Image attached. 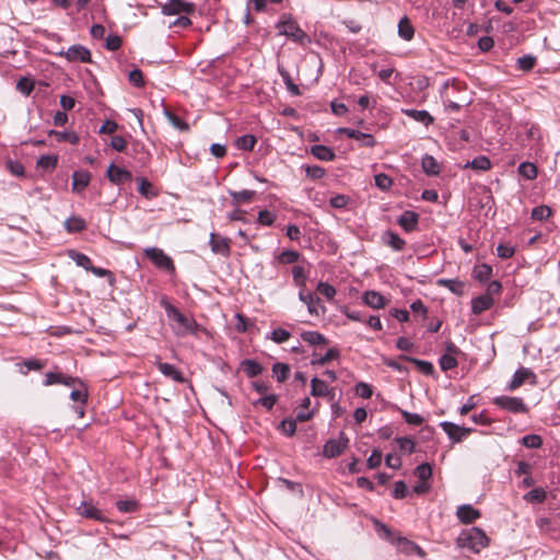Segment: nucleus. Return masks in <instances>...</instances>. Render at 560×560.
Masks as SVG:
<instances>
[{
  "label": "nucleus",
  "mask_w": 560,
  "mask_h": 560,
  "mask_svg": "<svg viewBox=\"0 0 560 560\" xmlns=\"http://www.w3.org/2000/svg\"><path fill=\"white\" fill-rule=\"evenodd\" d=\"M316 290L329 301L332 300L337 293L331 284L323 281L318 282Z\"/></svg>",
  "instance_id": "nucleus-55"
},
{
  "label": "nucleus",
  "mask_w": 560,
  "mask_h": 560,
  "mask_svg": "<svg viewBox=\"0 0 560 560\" xmlns=\"http://www.w3.org/2000/svg\"><path fill=\"white\" fill-rule=\"evenodd\" d=\"M116 508L121 513H133L138 511L139 503L136 500H118L116 502Z\"/></svg>",
  "instance_id": "nucleus-46"
},
{
  "label": "nucleus",
  "mask_w": 560,
  "mask_h": 560,
  "mask_svg": "<svg viewBox=\"0 0 560 560\" xmlns=\"http://www.w3.org/2000/svg\"><path fill=\"white\" fill-rule=\"evenodd\" d=\"M492 276V267L481 264L475 267L474 277L480 282H487Z\"/></svg>",
  "instance_id": "nucleus-36"
},
{
  "label": "nucleus",
  "mask_w": 560,
  "mask_h": 560,
  "mask_svg": "<svg viewBox=\"0 0 560 560\" xmlns=\"http://www.w3.org/2000/svg\"><path fill=\"white\" fill-rule=\"evenodd\" d=\"M521 443L527 448H539L542 445V439L538 434H528L522 438Z\"/></svg>",
  "instance_id": "nucleus-49"
},
{
  "label": "nucleus",
  "mask_w": 560,
  "mask_h": 560,
  "mask_svg": "<svg viewBox=\"0 0 560 560\" xmlns=\"http://www.w3.org/2000/svg\"><path fill=\"white\" fill-rule=\"evenodd\" d=\"M349 444V439L340 433L338 439L328 440L323 447V455L327 458H334L339 456Z\"/></svg>",
  "instance_id": "nucleus-8"
},
{
  "label": "nucleus",
  "mask_w": 560,
  "mask_h": 560,
  "mask_svg": "<svg viewBox=\"0 0 560 560\" xmlns=\"http://www.w3.org/2000/svg\"><path fill=\"white\" fill-rule=\"evenodd\" d=\"M156 366L159 371L166 377L177 382V383H184L185 377L183 373L175 368V365L161 362L160 360L156 361Z\"/></svg>",
  "instance_id": "nucleus-16"
},
{
  "label": "nucleus",
  "mask_w": 560,
  "mask_h": 560,
  "mask_svg": "<svg viewBox=\"0 0 560 560\" xmlns=\"http://www.w3.org/2000/svg\"><path fill=\"white\" fill-rule=\"evenodd\" d=\"M301 338L310 345H322L326 342L324 335L317 331H304L301 334Z\"/></svg>",
  "instance_id": "nucleus-47"
},
{
  "label": "nucleus",
  "mask_w": 560,
  "mask_h": 560,
  "mask_svg": "<svg viewBox=\"0 0 560 560\" xmlns=\"http://www.w3.org/2000/svg\"><path fill=\"white\" fill-rule=\"evenodd\" d=\"M383 243L395 250H402L406 242L397 233L393 231H386L382 235Z\"/></svg>",
  "instance_id": "nucleus-23"
},
{
  "label": "nucleus",
  "mask_w": 560,
  "mask_h": 560,
  "mask_svg": "<svg viewBox=\"0 0 560 560\" xmlns=\"http://www.w3.org/2000/svg\"><path fill=\"white\" fill-rule=\"evenodd\" d=\"M339 357V351L337 349H329L324 355L319 357V358H314L311 363L313 365H325L327 364L328 362H330L331 360L334 359H337Z\"/></svg>",
  "instance_id": "nucleus-48"
},
{
  "label": "nucleus",
  "mask_w": 560,
  "mask_h": 560,
  "mask_svg": "<svg viewBox=\"0 0 560 560\" xmlns=\"http://www.w3.org/2000/svg\"><path fill=\"white\" fill-rule=\"evenodd\" d=\"M415 475L419 478L420 481L428 482L432 476V467L427 463L421 464L416 468Z\"/></svg>",
  "instance_id": "nucleus-53"
},
{
  "label": "nucleus",
  "mask_w": 560,
  "mask_h": 560,
  "mask_svg": "<svg viewBox=\"0 0 560 560\" xmlns=\"http://www.w3.org/2000/svg\"><path fill=\"white\" fill-rule=\"evenodd\" d=\"M362 301L365 305L374 310L384 308L387 304L385 298L377 291L370 290L363 293Z\"/></svg>",
  "instance_id": "nucleus-14"
},
{
  "label": "nucleus",
  "mask_w": 560,
  "mask_h": 560,
  "mask_svg": "<svg viewBox=\"0 0 560 560\" xmlns=\"http://www.w3.org/2000/svg\"><path fill=\"white\" fill-rule=\"evenodd\" d=\"M518 174L525 179L533 180L537 177V167L530 162H523L518 165Z\"/></svg>",
  "instance_id": "nucleus-34"
},
{
  "label": "nucleus",
  "mask_w": 560,
  "mask_h": 560,
  "mask_svg": "<svg viewBox=\"0 0 560 560\" xmlns=\"http://www.w3.org/2000/svg\"><path fill=\"white\" fill-rule=\"evenodd\" d=\"M397 548L400 552L406 555L417 553L421 558L425 556L424 550L419 545L407 538H398Z\"/></svg>",
  "instance_id": "nucleus-19"
},
{
  "label": "nucleus",
  "mask_w": 560,
  "mask_h": 560,
  "mask_svg": "<svg viewBox=\"0 0 560 560\" xmlns=\"http://www.w3.org/2000/svg\"><path fill=\"white\" fill-rule=\"evenodd\" d=\"M494 304L493 298L490 295H479L471 301V311L474 314L479 315L489 308H491Z\"/></svg>",
  "instance_id": "nucleus-18"
},
{
  "label": "nucleus",
  "mask_w": 560,
  "mask_h": 560,
  "mask_svg": "<svg viewBox=\"0 0 560 560\" xmlns=\"http://www.w3.org/2000/svg\"><path fill=\"white\" fill-rule=\"evenodd\" d=\"M419 221V215L413 211H405L397 220L398 224L406 231H413Z\"/></svg>",
  "instance_id": "nucleus-22"
},
{
  "label": "nucleus",
  "mask_w": 560,
  "mask_h": 560,
  "mask_svg": "<svg viewBox=\"0 0 560 560\" xmlns=\"http://www.w3.org/2000/svg\"><path fill=\"white\" fill-rule=\"evenodd\" d=\"M423 172L428 175H438L441 171L438 161L429 154H425L421 160Z\"/></svg>",
  "instance_id": "nucleus-29"
},
{
  "label": "nucleus",
  "mask_w": 560,
  "mask_h": 560,
  "mask_svg": "<svg viewBox=\"0 0 560 560\" xmlns=\"http://www.w3.org/2000/svg\"><path fill=\"white\" fill-rule=\"evenodd\" d=\"M164 115L167 118L168 122L174 128H176V129H178L180 131H188L189 130V125L186 121H184L180 117L175 115L174 113L165 109L164 110Z\"/></svg>",
  "instance_id": "nucleus-37"
},
{
  "label": "nucleus",
  "mask_w": 560,
  "mask_h": 560,
  "mask_svg": "<svg viewBox=\"0 0 560 560\" xmlns=\"http://www.w3.org/2000/svg\"><path fill=\"white\" fill-rule=\"evenodd\" d=\"M354 140L359 141L362 147L373 148L376 144L374 137L370 133H364L358 130V136Z\"/></svg>",
  "instance_id": "nucleus-60"
},
{
  "label": "nucleus",
  "mask_w": 560,
  "mask_h": 560,
  "mask_svg": "<svg viewBox=\"0 0 560 560\" xmlns=\"http://www.w3.org/2000/svg\"><path fill=\"white\" fill-rule=\"evenodd\" d=\"M58 159L56 155H42L37 161V167L42 170H54Z\"/></svg>",
  "instance_id": "nucleus-50"
},
{
  "label": "nucleus",
  "mask_w": 560,
  "mask_h": 560,
  "mask_svg": "<svg viewBox=\"0 0 560 560\" xmlns=\"http://www.w3.org/2000/svg\"><path fill=\"white\" fill-rule=\"evenodd\" d=\"M464 167H470L476 171H488L491 167L490 160L485 155H479L471 161H468Z\"/></svg>",
  "instance_id": "nucleus-33"
},
{
  "label": "nucleus",
  "mask_w": 560,
  "mask_h": 560,
  "mask_svg": "<svg viewBox=\"0 0 560 560\" xmlns=\"http://www.w3.org/2000/svg\"><path fill=\"white\" fill-rule=\"evenodd\" d=\"M69 257L75 261V264L82 268H84L85 270H90V268H92V260L90 259V257H88L86 255L82 254V253H79V252H75V250H70L69 252Z\"/></svg>",
  "instance_id": "nucleus-38"
},
{
  "label": "nucleus",
  "mask_w": 560,
  "mask_h": 560,
  "mask_svg": "<svg viewBox=\"0 0 560 560\" xmlns=\"http://www.w3.org/2000/svg\"><path fill=\"white\" fill-rule=\"evenodd\" d=\"M300 253L296 250H283L277 256V260L279 264L289 265L294 264L299 260Z\"/></svg>",
  "instance_id": "nucleus-44"
},
{
  "label": "nucleus",
  "mask_w": 560,
  "mask_h": 560,
  "mask_svg": "<svg viewBox=\"0 0 560 560\" xmlns=\"http://www.w3.org/2000/svg\"><path fill=\"white\" fill-rule=\"evenodd\" d=\"M523 499L528 503H542L547 499V492L544 488H534Z\"/></svg>",
  "instance_id": "nucleus-32"
},
{
  "label": "nucleus",
  "mask_w": 560,
  "mask_h": 560,
  "mask_svg": "<svg viewBox=\"0 0 560 560\" xmlns=\"http://www.w3.org/2000/svg\"><path fill=\"white\" fill-rule=\"evenodd\" d=\"M291 334L283 328L273 329L270 334V339L276 343L285 342L287 340H289Z\"/></svg>",
  "instance_id": "nucleus-57"
},
{
  "label": "nucleus",
  "mask_w": 560,
  "mask_h": 560,
  "mask_svg": "<svg viewBox=\"0 0 560 560\" xmlns=\"http://www.w3.org/2000/svg\"><path fill=\"white\" fill-rule=\"evenodd\" d=\"M436 284L439 287H443L448 289L452 293L456 295H463L464 294V283L458 279H445L441 278L436 280Z\"/></svg>",
  "instance_id": "nucleus-24"
},
{
  "label": "nucleus",
  "mask_w": 560,
  "mask_h": 560,
  "mask_svg": "<svg viewBox=\"0 0 560 560\" xmlns=\"http://www.w3.org/2000/svg\"><path fill=\"white\" fill-rule=\"evenodd\" d=\"M211 250L214 254H219L223 257H229L231 254L230 249V241L225 237H221L215 233L210 234V241H209Z\"/></svg>",
  "instance_id": "nucleus-13"
},
{
  "label": "nucleus",
  "mask_w": 560,
  "mask_h": 560,
  "mask_svg": "<svg viewBox=\"0 0 560 560\" xmlns=\"http://www.w3.org/2000/svg\"><path fill=\"white\" fill-rule=\"evenodd\" d=\"M195 11V4L183 0H170L162 7L164 15L190 14Z\"/></svg>",
  "instance_id": "nucleus-10"
},
{
  "label": "nucleus",
  "mask_w": 560,
  "mask_h": 560,
  "mask_svg": "<svg viewBox=\"0 0 560 560\" xmlns=\"http://www.w3.org/2000/svg\"><path fill=\"white\" fill-rule=\"evenodd\" d=\"M374 180H375V186L384 191L388 190L393 185V179L384 173L376 174L374 176Z\"/></svg>",
  "instance_id": "nucleus-51"
},
{
  "label": "nucleus",
  "mask_w": 560,
  "mask_h": 560,
  "mask_svg": "<svg viewBox=\"0 0 560 560\" xmlns=\"http://www.w3.org/2000/svg\"><path fill=\"white\" fill-rule=\"evenodd\" d=\"M241 365L248 377H255L262 372V366L255 360H244Z\"/></svg>",
  "instance_id": "nucleus-31"
},
{
  "label": "nucleus",
  "mask_w": 560,
  "mask_h": 560,
  "mask_svg": "<svg viewBox=\"0 0 560 560\" xmlns=\"http://www.w3.org/2000/svg\"><path fill=\"white\" fill-rule=\"evenodd\" d=\"M398 35L405 40H411L413 38L415 28L406 16L398 23Z\"/></svg>",
  "instance_id": "nucleus-30"
},
{
  "label": "nucleus",
  "mask_w": 560,
  "mask_h": 560,
  "mask_svg": "<svg viewBox=\"0 0 560 560\" xmlns=\"http://www.w3.org/2000/svg\"><path fill=\"white\" fill-rule=\"evenodd\" d=\"M457 545L462 548H468L474 552H479L489 545V538L479 527H470L463 530L457 539Z\"/></svg>",
  "instance_id": "nucleus-2"
},
{
  "label": "nucleus",
  "mask_w": 560,
  "mask_h": 560,
  "mask_svg": "<svg viewBox=\"0 0 560 560\" xmlns=\"http://www.w3.org/2000/svg\"><path fill=\"white\" fill-rule=\"evenodd\" d=\"M401 416L404 417L405 421L412 425H420L423 423L424 419L422 416L418 413H412L406 410H401Z\"/></svg>",
  "instance_id": "nucleus-62"
},
{
  "label": "nucleus",
  "mask_w": 560,
  "mask_h": 560,
  "mask_svg": "<svg viewBox=\"0 0 560 560\" xmlns=\"http://www.w3.org/2000/svg\"><path fill=\"white\" fill-rule=\"evenodd\" d=\"M311 395L314 397H327L330 401L335 399L334 388H329L324 381L317 377L311 380Z\"/></svg>",
  "instance_id": "nucleus-12"
},
{
  "label": "nucleus",
  "mask_w": 560,
  "mask_h": 560,
  "mask_svg": "<svg viewBox=\"0 0 560 560\" xmlns=\"http://www.w3.org/2000/svg\"><path fill=\"white\" fill-rule=\"evenodd\" d=\"M534 375L533 372L527 368H520L513 375L510 384L509 389L514 390L518 387H521L524 382L529 377Z\"/></svg>",
  "instance_id": "nucleus-26"
},
{
  "label": "nucleus",
  "mask_w": 560,
  "mask_h": 560,
  "mask_svg": "<svg viewBox=\"0 0 560 560\" xmlns=\"http://www.w3.org/2000/svg\"><path fill=\"white\" fill-rule=\"evenodd\" d=\"M399 359L413 363L418 368V370L424 375H432L434 372L433 364L429 361L419 360L404 354L400 355Z\"/></svg>",
  "instance_id": "nucleus-28"
},
{
  "label": "nucleus",
  "mask_w": 560,
  "mask_h": 560,
  "mask_svg": "<svg viewBox=\"0 0 560 560\" xmlns=\"http://www.w3.org/2000/svg\"><path fill=\"white\" fill-rule=\"evenodd\" d=\"M276 27L279 35H283L295 43L303 44L307 39L306 33L291 18V15L283 14L278 21Z\"/></svg>",
  "instance_id": "nucleus-3"
},
{
  "label": "nucleus",
  "mask_w": 560,
  "mask_h": 560,
  "mask_svg": "<svg viewBox=\"0 0 560 560\" xmlns=\"http://www.w3.org/2000/svg\"><path fill=\"white\" fill-rule=\"evenodd\" d=\"M493 404L512 413H526L527 406L520 397L498 396L493 399Z\"/></svg>",
  "instance_id": "nucleus-5"
},
{
  "label": "nucleus",
  "mask_w": 560,
  "mask_h": 560,
  "mask_svg": "<svg viewBox=\"0 0 560 560\" xmlns=\"http://www.w3.org/2000/svg\"><path fill=\"white\" fill-rule=\"evenodd\" d=\"M305 174L311 179H320L325 175V170L318 165L304 166Z\"/></svg>",
  "instance_id": "nucleus-58"
},
{
  "label": "nucleus",
  "mask_w": 560,
  "mask_h": 560,
  "mask_svg": "<svg viewBox=\"0 0 560 560\" xmlns=\"http://www.w3.org/2000/svg\"><path fill=\"white\" fill-rule=\"evenodd\" d=\"M551 215V209L548 206H538L532 210V218L537 221H542Z\"/></svg>",
  "instance_id": "nucleus-54"
},
{
  "label": "nucleus",
  "mask_w": 560,
  "mask_h": 560,
  "mask_svg": "<svg viewBox=\"0 0 560 560\" xmlns=\"http://www.w3.org/2000/svg\"><path fill=\"white\" fill-rule=\"evenodd\" d=\"M60 56L66 57L70 62H91V51L82 45H73L66 51H61Z\"/></svg>",
  "instance_id": "nucleus-11"
},
{
  "label": "nucleus",
  "mask_w": 560,
  "mask_h": 560,
  "mask_svg": "<svg viewBox=\"0 0 560 560\" xmlns=\"http://www.w3.org/2000/svg\"><path fill=\"white\" fill-rule=\"evenodd\" d=\"M162 305L167 318L172 322L171 327L176 336L185 337L197 334L199 325L194 318L187 317L167 301H162Z\"/></svg>",
  "instance_id": "nucleus-1"
},
{
  "label": "nucleus",
  "mask_w": 560,
  "mask_h": 560,
  "mask_svg": "<svg viewBox=\"0 0 560 560\" xmlns=\"http://www.w3.org/2000/svg\"><path fill=\"white\" fill-rule=\"evenodd\" d=\"M77 513L85 518L95 520L101 523H108L109 520L104 513L93 503L92 500H83L77 506Z\"/></svg>",
  "instance_id": "nucleus-7"
},
{
  "label": "nucleus",
  "mask_w": 560,
  "mask_h": 560,
  "mask_svg": "<svg viewBox=\"0 0 560 560\" xmlns=\"http://www.w3.org/2000/svg\"><path fill=\"white\" fill-rule=\"evenodd\" d=\"M129 81L137 88H142L144 85L143 74L140 69H133L129 72Z\"/></svg>",
  "instance_id": "nucleus-64"
},
{
  "label": "nucleus",
  "mask_w": 560,
  "mask_h": 560,
  "mask_svg": "<svg viewBox=\"0 0 560 560\" xmlns=\"http://www.w3.org/2000/svg\"><path fill=\"white\" fill-rule=\"evenodd\" d=\"M292 277L300 290L306 289V273L302 266L296 265L292 268Z\"/></svg>",
  "instance_id": "nucleus-39"
},
{
  "label": "nucleus",
  "mask_w": 560,
  "mask_h": 560,
  "mask_svg": "<svg viewBox=\"0 0 560 560\" xmlns=\"http://www.w3.org/2000/svg\"><path fill=\"white\" fill-rule=\"evenodd\" d=\"M16 90L25 96H28L34 90V82L28 78H21L16 83Z\"/></svg>",
  "instance_id": "nucleus-52"
},
{
  "label": "nucleus",
  "mask_w": 560,
  "mask_h": 560,
  "mask_svg": "<svg viewBox=\"0 0 560 560\" xmlns=\"http://www.w3.org/2000/svg\"><path fill=\"white\" fill-rule=\"evenodd\" d=\"M272 373L279 383H283L289 377L290 368L288 364L278 362L273 364Z\"/></svg>",
  "instance_id": "nucleus-40"
},
{
  "label": "nucleus",
  "mask_w": 560,
  "mask_h": 560,
  "mask_svg": "<svg viewBox=\"0 0 560 560\" xmlns=\"http://www.w3.org/2000/svg\"><path fill=\"white\" fill-rule=\"evenodd\" d=\"M144 255L155 267L164 269L168 272L175 271V266L172 258L167 256L162 249L158 247H149L144 249Z\"/></svg>",
  "instance_id": "nucleus-4"
},
{
  "label": "nucleus",
  "mask_w": 560,
  "mask_h": 560,
  "mask_svg": "<svg viewBox=\"0 0 560 560\" xmlns=\"http://www.w3.org/2000/svg\"><path fill=\"white\" fill-rule=\"evenodd\" d=\"M536 65V57L532 55H525L517 59V66L523 71L532 70Z\"/></svg>",
  "instance_id": "nucleus-56"
},
{
  "label": "nucleus",
  "mask_w": 560,
  "mask_h": 560,
  "mask_svg": "<svg viewBox=\"0 0 560 560\" xmlns=\"http://www.w3.org/2000/svg\"><path fill=\"white\" fill-rule=\"evenodd\" d=\"M456 515L462 523L470 524L480 517V512L469 504H464L457 509Z\"/></svg>",
  "instance_id": "nucleus-17"
},
{
  "label": "nucleus",
  "mask_w": 560,
  "mask_h": 560,
  "mask_svg": "<svg viewBox=\"0 0 560 560\" xmlns=\"http://www.w3.org/2000/svg\"><path fill=\"white\" fill-rule=\"evenodd\" d=\"M275 220H276V215L268 210H261L258 213V222L261 225L270 226L273 224Z\"/></svg>",
  "instance_id": "nucleus-63"
},
{
  "label": "nucleus",
  "mask_w": 560,
  "mask_h": 560,
  "mask_svg": "<svg viewBox=\"0 0 560 560\" xmlns=\"http://www.w3.org/2000/svg\"><path fill=\"white\" fill-rule=\"evenodd\" d=\"M50 135L54 136L56 138V140L59 142L68 141L72 144H77L79 142V136L72 131L51 130Z\"/></svg>",
  "instance_id": "nucleus-41"
},
{
  "label": "nucleus",
  "mask_w": 560,
  "mask_h": 560,
  "mask_svg": "<svg viewBox=\"0 0 560 560\" xmlns=\"http://www.w3.org/2000/svg\"><path fill=\"white\" fill-rule=\"evenodd\" d=\"M91 182V174L88 171H79L72 174V190L81 192Z\"/></svg>",
  "instance_id": "nucleus-20"
},
{
  "label": "nucleus",
  "mask_w": 560,
  "mask_h": 560,
  "mask_svg": "<svg viewBox=\"0 0 560 560\" xmlns=\"http://www.w3.org/2000/svg\"><path fill=\"white\" fill-rule=\"evenodd\" d=\"M440 366L443 371H448L457 366V359L456 357L443 354L440 358Z\"/></svg>",
  "instance_id": "nucleus-59"
},
{
  "label": "nucleus",
  "mask_w": 560,
  "mask_h": 560,
  "mask_svg": "<svg viewBox=\"0 0 560 560\" xmlns=\"http://www.w3.org/2000/svg\"><path fill=\"white\" fill-rule=\"evenodd\" d=\"M382 463V452L380 450H373L372 454L366 459V465L370 469L377 468Z\"/></svg>",
  "instance_id": "nucleus-61"
},
{
  "label": "nucleus",
  "mask_w": 560,
  "mask_h": 560,
  "mask_svg": "<svg viewBox=\"0 0 560 560\" xmlns=\"http://www.w3.org/2000/svg\"><path fill=\"white\" fill-rule=\"evenodd\" d=\"M75 382H77V378H74V377H69L61 373L48 372L45 375L44 385L50 386V385H55V384H65L67 386H73L75 384Z\"/></svg>",
  "instance_id": "nucleus-21"
},
{
  "label": "nucleus",
  "mask_w": 560,
  "mask_h": 560,
  "mask_svg": "<svg viewBox=\"0 0 560 560\" xmlns=\"http://www.w3.org/2000/svg\"><path fill=\"white\" fill-rule=\"evenodd\" d=\"M138 183H139V185H138L139 194H141L142 196H144L148 199H151L156 196V194L153 191L152 184L148 179L140 177V178H138Z\"/></svg>",
  "instance_id": "nucleus-45"
},
{
  "label": "nucleus",
  "mask_w": 560,
  "mask_h": 560,
  "mask_svg": "<svg viewBox=\"0 0 560 560\" xmlns=\"http://www.w3.org/2000/svg\"><path fill=\"white\" fill-rule=\"evenodd\" d=\"M311 153L320 161H332L335 159V152L329 147L323 144H315L311 147Z\"/></svg>",
  "instance_id": "nucleus-27"
},
{
  "label": "nucleus",
  "mask_w": 560,
  "mask_h": 560,
  "mask_svg": "<svg viewBox=\"0 0 560 560\" xmlns=\"http://www.w3.org/2000/svg\"><path fill=\"white\" fill-rule=\"evenodd\" d=\"M257 140L253 135H245L238 137L235 141V144L238 149L244 151H252L256 144Z\"/></svg>",
  "instance_id": "nucleus-42"
},
{
  "label": "nucleus",
  "mask_w": 560,
  "mask_h": 560,
  "mask_svg": "<svg viewBox=\"0 0 560 560\" xmlns=\"http://www.w3.org/2000/svg\"><path fill=\"white\" fill-rule=\"evenodd\" d=\"M107 177L113 184L119 185L122 184L124 182L130 180L131 173L126 168L110 164V166L107 170Z\"/></svg>",
  "instance_id": "nucleus-15"
},
{
  "label": "nucleus",
  "mask_w": 560,
  "mask_h": 560,
  "mask_svg": "<svg viewBox=\"0 0 560 560\" xmlns=\"http://www.w3.org/2000/svg\"><path fill=\"white\" fill-rule=\"evenodd\" d=\"M65 228L70 233L81 232V231L85 230L86 223L80 217H70L66 220Z\"/></svg>",
  "instance_id": "nucleus-35"
},
{
  "label": "nucleus",
  "mask_w": 560,
  "mask_h": 560,
  "mask_svg": "<svg viewBox=\"0 0 560 560\" xmlns=\"http://www.w3.org/2000/svg\"><path fill=\"white\" fill-rule=\"evenodd\" d=\"M440 425L454 443L462 442L472 432V429L470 428L460 427L448 421H443Z\"/></svg>",
  "instance_id": "nucleus-9"
},
{
  "label": "nucleus",
  "mask_w": 560,
  "mask_h": 560,
  "mask_svg": "<svg viewBox=\"0 0 560 560\" xmlns=\"http://www.w3.org/2000/svg\"><path fill=\"white\" fill-rule=\"evenodd\" d=\"M299 300L307 306L311 315L320 316L326 313V307L322 304L320 299L307 289L299 291Z\"/></svg>",
  "instance_id": "nucleus-6"
},
{
  "label": "nucleus",
  "mask_w": 560,
  "mask_h": 560,
  "mask_svg": "<svg viewBox=\"0 0 560 560\" xmlns=\"http://www.w3.org/2000/svg\"><path fill=\"white\" fill-rule=\"evenodd\" d=\"M402 113L406 116L412 118L413 120L423 124L424 126H429L430 124L433 122V117L430 115L429 112H427L424 109L418 110V109L406 108V109H402Z\"/></svg>",
  "instance_id": "nucleus-25"
},
{
  "label": "nucleus",
  "mask_w": 560,
  "mask_h": 560,
  "mask_svg": "<svg viewBox=\"0 0 560 560\" xmlns=\"http://www.w3.org/2000/svg\"><path fill=\"white\" fill-rule=\"evenodd\" d=\"M230 195L235 203H246L254 198L255 191L244 189L241 191H231Z\"/></svg>",
  "instance_id": "nucleus-43"
}]
</instances>
